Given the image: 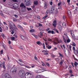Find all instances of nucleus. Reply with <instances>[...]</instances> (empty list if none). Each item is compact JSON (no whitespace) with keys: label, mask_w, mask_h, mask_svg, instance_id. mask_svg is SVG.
I'll return each mask as SVG.
<instances>
[{"label":"nucleus","mask_w":78,"mask_h":78,"mask_svg":"<svg viewBox=\"0 0 78 78\" xmlns=\"http://www.w3.org/2000/svg\"><path fill=\"white\" fill-rule=\"evenodd\" d=\"M63 41L65 43H66V41L68 43H69L70 42V40L69 37L66 36V38L64 37H63Z\"/></svg>","instance_id":"obj_1"},{"label":"nucleus","mask_w":78,"mask_h":78,"mask_svg":"<svg viewBox=\"0 0 78 78\" xmlns=\"http://www.w3.org/2000/svg\"><path fill=\"white\" fill-rule=\"evenodd\" d=\"M19 76L22 78L25 75V72L23 70H20L19 72Z\"/></svg>","instance_id":"obj_2"},{"label":"nucleus","mask_w":78,"mask_h":78,"mask_svg":"<svg viewBox=\"0 0 78 78\" xmlns=\"http://www.w3.org/2000/svg\"><path fill=\"white\" fill-rule=\"evenodd\" d=\"M24 4L26 6H29L31 5L30 0H25Z\"/></svg>","instance_id":"obj_3"},{"label":"nucleus","mask_w":78,"mask_h":78,"mask_svg":"<svg viewBox=\"0 0 78 78\" xmlns=\"http://www.w3.org/2000/svg\"><path fill=\"white\" fill-rule=\"evenodd\" d=\"M32 74L31 73L29 72H27L26 73L25 75V78H31V75Z\"/></svg>","instance_id":"obj_4"},{"label":"nucleus","mask_w":78,"mask_h":78,"mask_svg":"<svg viewBox=\"0 0 78 78\" xmlns=\"http://www.w3.org/2000/svg\"><path fill=\"white\" fill-rule=\"evenodd\" d=\"M17 71V69L15 68H13L11 69L10 73L11 74H15Z\"/></svg>","instance_id":"obj_5"},{"label":"nucleus","mask_w":78,"mask_h":78,"mask_svg":"<svg viewBox=\"0 0 78 78\" xmlns=\"http://www.w3.org/2000/svg\"><path fill=\"white\" fill-rule=\"evenodd\" d=\"M13 6L15 9H16L18 8V4L16 3L13 4Z\"/></svg>","instance_id":"obj_6"},{"label":"nucleus","mask_w":78,"mask_h":78,"mask_svg":"<svg viewBox=\"0 0 78 78\" xmlns=\"http://www.w3.org/2000/svg\"><path fill=\"white\" fill-rule=\"evenodd\" d=\"M5 78H11V76L8 73H6L5 74Z\"/></svg>","instance_id":"obj_7"},{"label":"nucleus","mask_w":78,"mask_h":78,"mask_svg":"<svg viewBox=\"0 0 78 78\" xmlns=\"http://www.w3.org/2000/svg\"><path fill=\"white\" fill-rule=\"evenodd\" d=\"M42 72H44V69H40L36 71V73H41Z\"/></svg>","instance_id":"obj_8"},{"label":"nucleus","mask_w":78,"mask_h":78,"mask_svg":"<svg viewBox=\"0 0 78 78\" xmlns=\"http://www.w3.org/2000/svg\"><path fill=\"white\" fill-rule=\"evenodd\" d=\"M20 7L23 8H25L26 7V6L24 5L23 3H21L20 5Z\"/></svg>","instance_id":"obj_9"},{"label":"nucleus","mask_w":78,"mask_h":78,"mask_svg":"<svg viewBox=\"0 0 78 78\" xmlns=\"http://www.w3.org/2000/svg\"><path fill=\"white\" fill-rule=\"evenodd\" d=\"M58 28L59 30H60V31H62V27L61 25H59L58 26Z\"/></svg>","instance_id":"obj_10"},{"label":"nucleus","mask_w":78,"mask_h":78,"mask_svg":"<svg viewBox=\"0 0 78 78\" xmlns=\"http://www.w3.org/2000/svg\"><path fill=\"white\" fill-rule=\"evenodd\" d=\"M48 34H51V33L52 34H54V31L53 30H49L48 31Z\"/></svg>","instance_id":"obj_11"},{"label":"nucleus","mask_w":78,"mask_h":78,"mask_svg":"<svg viewBox=\"0 0 78 78\" xmlns=\"http://www.w3.org/2000/svg\"><path fill=\"white\" fill-rule=\"evenodd\" d=\"M34 5L35 6H37L38 5V1H35L34 2Z\"/></svg>","instance_id":"obj_12"},{"label":"nucleus","mask_w":78,"mask_h":78,"mask_svg":"<svg viewBox=\"0 0 78 78\" xmlns=\"http://www.w3.org/2000/svg\"><path fill=\"white\" fill-rule=\"evenodd\" d=\"M18 27L21 30H23V27H22V26H21L20 25H18Z\"/></svg>","instance_id":"obj_13"},{"label":"nucleus","mask_w":78,"mask_h":78,"mask_svg":"<svg viewBox=\"0 0 78 78\" xmlns=\"http://www.w3.org/2000/svg\"><path fill=\"white\" fill-rule=\"evenodd\" d=\"M20 36L21 37V38H22V39H23V40H25V39H26V37H24V36L22 35H20Z\"/></svg>","instance_id":"obj_14"},{"label":"nucleus","mask_w":78,"mask_h":78,"mask_svg":"<svg viewBox=\"0 0 78 78\" xmlns=\"http://www.w3.org/2000/svg\"><path fill=\"white\" fill-rule=\"evenodd\" d=\"M44 9H46L47 8V2H45L44 3Z\"/></svg>","instance_id":"obj_15"},{"label":"nucleus","mask_w":78,"mask_h":78,"mask_svg":"<svg viewBox=\"0 0 78 78\" xmlns=\"http://www.w3.org/2000/svg\"><path fill=\"white\" fill-rule=\"evenodd\" d=\"M26 10V7L22 8V11L23 12H25Z\"/></svg>","instance_id":"obj_16"},{"label":"nucleus","mask_w":78,"mask_h":78,"mask_svg":"<svg viewBox=\"0 0 78 78\" xmlns=\"http://www.w3.org/2000/svg\"><path fill=\"white\" fill-rule=\"evenodd\" d=\"M71 44L72 45V46H74V47H76V44L73 41L72 42Z\"/></svg>","instance_id":"obj_17"},{"label":"nucleus","mask_w":78,"mask_h":78,"mask_svg":"<svg viewBox=\"0 0 78 78\" xmlns=\"http://www.w3.org/2000/svg\"><path fill=\"white\" fill-rule=\"evenodd\" d=\"M67 47L68 48H69V49H70V51H72V46L70 45H67Z\"/></svg>","instance_id":"obj_18"},{"label":"nucleus","mask_w":78,"mask_h":78,"mask_svg":"<svg viewBox=\"0 0 78 78\" xmlns=\"http://www.w3.org/2000/svg\"><path fill=\"white\" fill-rule=\"evenodd\" d=\"M51 12H52V13H53V12H54V11H55V8H54V7H53L51 8Z\"/></svg>","instance_id":"obj_19"},{"label":"nucleus","mask_w":78,"mask_h":78,"mask_svg":"<svg viewBox=\"0 0 78 78\" xmlns=\"http://www.w3.org/2000/svg\"><path fill=\"white\" fill-rule=\"evenodd\" d=\"M74 65L76 67H77V66L78 65V63L76 62H75Z\"/></svg>","instance_id":"obj_20"},{"label":"nucleus","mask_w":78,"mask_h":78,"mask_svg":"<svg viewBox=\"0 0 78 78\" xmlns=\"http://www.w3.org/2000/svg\"><path fill=\"white\" fill-rule=\"evenodd\" d=\"M9 23H10V25L12 26V27H13V25H15L14 23H13L11 21H9Z\"/></svg>","instance_id":"obj_21"},{"label":"nucleus","mask_w":78,"mask_h":78,"mask_svg":"<svg viewBox=\"0 0 78 78\" xmlns=\"http://www.w3.org/2000/svg\"><path fill=\"white\" fill-rule=\"evenodd\" d=\"M5 62H3L2 63V66H3V68H4V69H6V67L5 66Z\"/></svg>","instance_id":"obj_22"},{"label":"nucleus","mask_w":78,"mask_h":78,"mask_svg":"<svg viewBox=\"0 0 78 78\" xmlns=\"http://www.w3.org/2000/svg\"><path fill=\"white\" fill-rule=\"evenodd\" d=\"M37 44L39 45H42V43L40 42V41H37Z\"/></svg>","instance_id":"obj_23"},{"label":"nucleus","mask_w":78,"mask_h":78,"mask_svg":"<svg viewBox=\"0 0 78 78\" xmlns=\"http://www.w3.org/2000/svg\"><path fill=\"white\" fill-rule=\"evenodd\" d=\"M14 28L15 29V30H16V31H18L19 30H18V29H17V28L16 26V25H15V24L14 25Z\"/></svg>","instance_id":"obj_24"},{"label":"nucleus","mask_w":78,"mask_h":78,"mask_svg":"<svg viewBox=\"0 0 78 78\" xmlns=\"http://www.w3.org/2000/svg\"><path fill=\"white\" fill-rule=\"evenodd\" d=\"M35 31V30L33 29H31L30 30V33H34Z\"/></svg>","instance_id":"obj_25"},{"label":"nucleus","mask_w":78,"mask_h":78,"mask_svg":"<svg viewBox=\"0 0 78 78\" xmlns=\"http://www.w3.org/2000/svg\"><path fill=\"white\" fill-rule=\"evenodd\" d=\"M39 30H40V31H44V29L42 28L41 27H39Z\"/></svg>","instance_id":"obj_26"},{"label":"nucleus","mask_w":78,"mask_h":78,"mask_svg":"<svg viewBox=\"0 0 78 78\" xmlns=\"http://www.w3.org/2000/svg\"><path fill=\"white\" fill-rule=\"evenodd\" d=\"M62 25H63V26L64 28H66V24L65 23H63V24H62Z\"/></svg>","instance_id":"obj_27"},{"label":"nucleus","mask_w":78,"mask_h":78,"mask_svg":"<svg viewBox=\"0 0 78 78\" xmlns=\"http://www.w3.org/2000/svg\"><path fill=\"white\" fill-rule=\"evenodd\" d=\"M55 59L57 62H58L59 61V58H55Z\"/></svg>","instance_id":"obj_28"},{"label":"nucleus","mask_w":78,"mask_h":78,"mask_svg":"<svg viewBox=\"0 0 78 78\" xmlns=\"http://www.w3.org/2000/svg\"><path fill=\"white\" fill-rule=\"evenodd\" d=\"M58 10H57V9H56V10H55V14H58Z\"/></svg>","instance_id":"obj_29"},{"label":"nucleus","mask_w":78,"mask_h":78,"mask_svg":"<svg viewBox=\"0 0 78 78\" xmlns=\"http://www.w3.org/2000/svg\"><path fill=\"white\" fill-rule=\"evenodd\" d=\"M0 14L1 15V16H4V15H3V12L0 11Z\"/></svg>","instance_id":"obj_30"},{"label":"nucleus","mask_w":78,"mask_h":78,"mask_svg":"<svg viewBox=\"0 0 78 78\" xmlns=\"http://www.w3.org/2000/svg\"><path fill=\"white\" fill-rule=\"evenodd\" d=\"M18 61L20 62H21L23 63V61H22V59H18Z\"/></svg>","instance_id":"obj_31"},{"label":"nucleus","mask_w":78,"mask_h":78,"mask_svg":"<svg viewBox=\"0 0 78 78\" xmlns=\"http://www.w3.org/2000/svg\"><path fill=\"white\" fill-rule=\"evenodd\" d=\"M48 17V15H46L43 18V19H45L47 17Z\"/></svg>","instance_id":"obj_32"},{"label":"nucleus","mask_w":78,"mask_h":78,"mask_svg":"<svg viewBox=\"0 0 78 78\" xmlns=\"http://www.w3.org/2000/svg\"><path fill=\"white\" fill-rule=\"evenodd\" d=\"M51 57H52L53 58H55V56H56L55 55L52 54H51Z\"/></svg>","instance_id":"obj_33"},{"label":"nucleus","mask_w":78,"mask_h":78,"mask_svg":"<svg viewBox=\"0 0 78 78\" xmlns=\"http://www.w3.org/2000/svg\"><path fill=\"white\" fill-rule=\"evenodd\" d=\"M59 54L60 57H62V58H63V55H62V54H61V53H59Z\"/></svg>","instance_id":"obj_34"},{"label":"nucleus","mask_w":78,"mask_h":78,"mask_svg":"<svg viewBox=\"0 0 78 78\" xmlns=\"http://www.w3.org/2000/svg\"><path fill=\"white\" fill-rule=\"evenodd\" d=\"M27 9L28 10V11H31V10H32V9L30 8H27Z\"/></svg>","instance_id":"obj_35"},{"label":"nucleus","mask_w":78,"mask_h":78,"mask_svg":"<svg viewBox=\"0 0 78 78\" xmlns=\"http://www.w3.org/2000/svg\"><path fill=\"white\" fill-rule=\"evenodd\" d=\"M3 66V64H2V62H0V67H2Z\"/></svg>","instance_id":"obj_36"},{"label":"nucleus","mask_w":78,"mask_h":78,"mask_svg":"<svg viewBox=\"0 0 78 78\" xmlns=\"http://www.w3.org/2000/svg\"><path fill=\"white\" fill-rule=\"evenodd\" d=\"M67 2L69 5H70V0H67Z\"/></svg>","instance_id":"obj_37"},{"label":"nucleus","mask_w":78,"mask_h":78,"mask_svg":"<svg viewBox=\"0 0 78 78\" xmlns=\"http://www.w3.org/2000/svg\"><path fill=\"white\" fill-rule=\"evenodd\" d=\"M2 37H3V38H4V39H5V34H2Z\"/></svg>","instance_id":"obj_38"},{"label":"nucleus","mask_w":78,"mask_h":78,"mask_svg":"<svg viewBox=\"0 0 78 78\" xmlns=\"http://www.w3.org/2000/svg\"><path fill=\"white\" fill-rule=\"evenodd\" d=\"M49 11H50V10H47L46 12V15H47V14H48V12H49Z\"/></svg>","instance_id":"obj_39"},{"label":"nucleus","mask_w":78,"mask_h":78,"mask_svg":"<svg viewBox=\"0 0 78 78\" xmlns=\"http://www.w3.org/2000/svg\"><path fill=\"white\" fill-rule=\"evenodd\" d=\"M25 67H27V68L28 69H31V67L27 66H25Z\"/></svg>","instance_id":"obj_40"},{"label":"nucleus","mask_w":78,"mask_h":78,"mask_svg":"<svg viewBox=\"0 0 78 78\" xmlns=\"http://www.w3.org/2000/svg\"><path fill=\"white\" fill-rule=\"evenodd\" d=\"M53 25L54 27H56V25H57V24L53 23Z\"/></svg>","instance_id":"obj_41"},{"label":"nucleus","mask_w":78,"mask_h":78,"mask_svg":"<svg viewBox=\"0 0 78 78\" xmlns=\"http://www.w3.org/2000/svg\"><path fill=\"white\" fill-rule=\"evenodd\" d=\"M73 50L74 52L75 51V47H73Z\"/></svg>","instance_id":"obj_42"},{"label":"nucleus","mask_w":78,"mask_h":78,"mask_svg":"<svg viewBox=\"0 0 78 78\" xmlns=\"http://www.w3.org/2000/svg\"><path fill=\"white\" fill-rule=\"evenodd\" d=\"M64 35H65L66 36H65L66 38V37H67V36H67V34L66 33H64Z\"/></svg>","instance_id":"obj_43"},{"label":"nucleus","mask_w":78,"mask_h":78,"mask_svg":"<svg viewBox=\"0 0 78 78\" xmlns=\"http://www.w3.org/2000/svg\"><path fill=\"white\" fill-rule=\"evenodd\" d=\"M36 78H41V76L39 75H38L37 76V77Z\"/></svg>","instance_id":"obj_44"},{"label":"nucleus","mask_w":78,"mask_h":78,"mask_svg":"<svg viewBox=\"0 0 78 78\" xmlns=\"http://www.w3.org/2000/svg\"><path fill=\"white\" fill-rule=\"evenodd\" d=\"M11 39L12 41H14L15 39V37H12L11 38Z\"/></svg>","instance_id":"obj_45"},{"label":"nucleus","mask_w":78,"mask_h":78,"mask_svg":"<svg viewBox=\"0 0 78 78\" xmlns=\"http://www.w3.org/2000/svg\"><path fill=\"white\" fill-rule=\"evenodd\" d=\"M48 42H51V39H50V38H48Z\"/></svg>","instance_id":"obj_46"},{"label":"nucleus","mask_w":78,"mask_h":78,"mask_svg":"<svg viewBox=\"0 0 78 78\" xmlns=\"http://www.w3.org/2000/svg\"><path fill=\"white\" fill-rule=\"evenodd\" d=\"M17 20L15 18H13V21L14 22H16Z\"/></svg>","instance_id":"obj_47"},{"label":"nucleus","mask_w":78,"mask_h":78,"mask_svg":"<svg viewBox=\"0 0 78 78\" xmlns=\"http://www.w3.org/2000/svg\"><path fill=\"white\" fill-rule=\"evenodd\" d=\"M53 44H54V45H56V44H58V43L56 42L55 41H53Z\"/></svg>","instance_id":"obj_48"},{"label":"nucleus","mask_w":78,"mask_h":78,"mask_svg":"<svg viewBox=\"0 0 78 78\" xmlns=\"http://www.w3.org/2000/svg\"><path fill=\"white\" fill-rule=\"evenodd\" d=\"M19 64L20 65V66H24V65L23 63H19Z\"/></svg>","instance_id":"obj_49"},{"label":"nucleus","mask_w":78,"mask_h":78,"mask_svg":"<svg viewBox=\"0 0 78 78\" xmlns=\"http://www.w3.org/2000/svg\"><path fill=\"white\" fill-rule=\"evenodd\" d=\"M35 5H34L33 6H31V7L32 8V9H34V8L35 7Z\"/></svg>","instance_id":"obj_50"},{"label":"nucleus","mask_w":78,"mask_h":78,"mask_svg":"<svg viewBox=\"0 0 78 78\" xmlns=\"http://www.w3.org/2000/svg\"><path fill=\"white\" fill-rule=\"evenodd\" d=\"M53 23H55V24H57V21L55 20L54 21Z\"/></svg>","instance_id":"obj_51"},{"label":"nucleus","mask_w":78,"mask_h":78,"mask_svg":"<svg viewBox=\"0 0 78 78\" xmlns=\"http://www.w3.org/2000/svg\"><path fill=\"white\" fill-rule=\"evenodd\" d=\"M71 32V34H74V32L73 30H71L70 31Z\"/></svg>","instance_id":"obj_52"},{"label":"nucleus","mask_w":78,"mask_h":78,"mask_svg":"<svg viewBox=\"0 0 78 78\" xmlns=\"http://www.w3.org/2000/svg\"><path fill=\"white\" fill-rule=\"evenodd\" d=\"M71 32V34H74V32L73 30H71L70 31Z\"/></svg>","instance_id":"obj_53"},{"label":"nucleus","mask_w":78,"mask_h":78,"mask_svg":"<svg viewBox=\"0 0 78 78\" xmlns=\"http://www.w3.org/2000/svg\"><path fill=\"white\" fill-rule=\"evenodd\" d=\"M47 48L48 49H51V46H49L48 47H47Z\"/></svg>","instance_id":"obj_54"},{"label":"nucleus","mask_w":78,"mask_h":78,"mask_svg":"<svg viewBox=\"0 0 78 78\" xmlns=\"http://www.w3.org/2000/svg\"><path fill=\"white\" fill-rule=\"evenodd\" d=\"M74 14H75L76 13H77V12H78V11H77L76 10H75L74 11Z\"/></svg>","instance_id":"obj_55"},{"label":"nucleus","mask_w":78,"mask_h":78,"mask_svg":"<svg viewBox=\"0 0 78 78\" xmlns=\"http://www.w3.org/2000/svg\"><path fill=\"white\" fill-rule=\"evenodd\" d=\"M0 53V54H3V50L1 51Z\"/></svg>","instance_id":"obj_56"},{"label":"nucleus","mask_w":78,"mask_h":78,"mask_svg":"<svg viewBox=\"0 0 78 78\" xmlns=\"http://www.w3.org/2000/svg\"><path fill=\"white\" fill-rule=\"evenodd\" d=\"M34 37H35V38L36 39H37L38 36H37V35H35V36H34Z\"/></svg>","instance_id":"obj_57"},{"label":"nucleus","mask_w":78,"mask_h":78,"mask_svg":"<svg viewBox=\"0 0 78 78\" xmlns=\"http://www.w3.org/2000/svg\"><path fill=\"white\" fill-rule=\"evenodd\" d=\"M71 35L73 37H74V36H75V35L74 34H71Z\"/></svg>","instance_id":"obj_58"},{"label":"nucleus","mask_w":78,"mask_h":78,"mask_svg":"<svg viewBox=\"0 0 78 78\" xmlns=\"http://www.w3.org/2000/svg\"><path fill=\"white\" fill-rule=\"evenodd\" d=\"M46 64L47 66H48V67H50V64H49L48 63H47Z\"/></svg>","instance_id":"obj_59"},{"label":"nucleus","mask_w":78,"mask_h":78,"mask_svg":"<svg viewBox=\"0 0 78 78\" xmlns=\"http://www.w3.org/2000/svg\"><path fill=\"white\" fill-rule=\"evenodd\" d=\"M43 48L44 49H45V44L43 43Z\"/></svg>","instance_id":"obj_60"},{"label":"nucleus","mask_w":78,"mask_h":78,"mask_svg":"<svg viewBox=\"0 0 78 78\" xmlns=\"http://www.w3.org/2000/svg\"><path fill=\"white\" fill-rule=\"evenodd\" d=\"M44 55H48V53L46 52L45 53H44Z\"/></svg>","instance_id":"obj_61"},{"label":"nucleus","mask_w":78,"mask_h":78,"mask_svg":"<svg viewBox=\"0 0 78 78\" xmlns=\"http://www.w3.org/2000/svg\"><path fill=\"white\" fill-rule=\"evenodd\" d=\"M37 20H39L40 19V16H38L37 17Z\"/></svg>","instance_id":"obj_62"},{"label":"nucleus","mask_w":78,"mask_h":78,"mask_svg":"<svg viewBox=\"0 0 78 78\" xmlns=\"http://www.w3.org/2000/svg\"><path fill=\"white\" fill-rule=\"evenodd\" d=\"M76 11H78V7H76V8L75 10Z\"/></svg>","instance_id":"obj_63"},{"label":"nucleus","mask_w":78,"mask_h":78,"mask_svg":"<svg viewBox=\"0 0 78 78\" xmlns=\"http://www.w3.org/2000/svg\"><path fill=\"white\" fill-rule=\"evenodd\" d=\"M39 27H42V24L39 23Z\"/></svg>","instance_id":"obj_64"}]
</instances>
